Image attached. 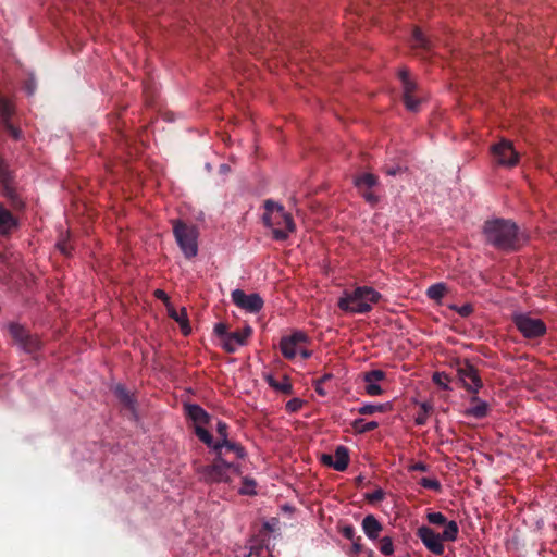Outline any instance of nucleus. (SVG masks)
<instances>
[{"mask_svg":"<svg viewBox=\"0 0 557 557\" xmlns=\"http://www.w3.org/2000/svg\"><path fill=\"white\" fill-rule=\"evenodd\" d=\"M426 520L434 525H444L443 532L440 534L428 525H421L417 529L416 534L428 550L441 556L445 550L443 542H455L458 537L459 527L454 520L447 521V518L438 511L428 512Z\"/></svg>","mask_w":557,"mask_h":557,"instance_id":"nucleus-1","label":"nucleus"},{"mask_svg":"<svg viewBox=\"0 0 557 557\" xmlns=\"http://www.w3.org/2000/svg\"><path fill=\"white\" fill-rule=\"evenodd\" d=\"M382 295L370 286H358L354 290H345L338 299L337 306L350 314H364L372 310L380 301Z\"/></svg>","mask_w":557,"mask_h":557,"instance_id":"nucleus-2","label":"nucleus"},{"mask_svg":"<svg viewBox=\"0 0 557 557\" xmlns=\"http://www.w3.org/2000/svg\"><path fill=\"white\" fill-rule=\"evenodd\" d=\"M484 234L490 244L503 250H515L520 243L517 225L507 220L486 222Z\"/></svg>","mask_w":557,"mask_h":557,"instance_id":"nucleus-3","label":"nucleus"},{"mask_svg":"<svg viewBox=\"0 0 557 557\" xmlns=\"http://www.w3.org/2000/svg\"><path fill=\"white\" fill-rule=\"evenodd\" d=\"M264 209L263 222L271 228L273 238L276 240L286 239L295 231L292 215L285 211L283 206L272 200L264 202Z\"/></svg>","mask_w":557,"mask_h":557,"instance_id":"nucleus-4","label":"nucleus"},{"mask_svg":"<svg viewBox=\"0 0 557 557\" xmlns=\"http://www.w3.org/2000/svg\"><path fill=\"white\" fill-rule=\"evenodd\" d=\"M173 234L182 253L185 258L191 259L198 255V228L181 220H174Z\"/></svg>","mask_w":557,"mask_h":557,"instance_id":"nucleus-5","label":"nucleus"},{"mask_svg":"<svg viewBox=\"0 0 557 557\" xmlns=\"http://www.w3.org/2000/svg\"><path fill=\"white\" fill-rule=\"evenodd\" d=\"M239 468L235 463L218 458L212 465L201 468V475L207 482H228L237 475Z\"/></svg>","mask_w":557,"mask_h":557,"instance_id":"nucleus-6","label":"nucleus"},{"mask_svg":"<svg viewBox=\"0 0 557 557\" xmlns=\"http://www.w3.org/2000/svg\"><path fill=\"white\" fill-rule=\"evenodd\" d=\"M512 320L519 332L527 338H536L546 333L545 323L530 313H517Z\"/></svg>","mask_w":557,"mask_h":557,"instance_id":"nucleus-7","label":"nucleus"},{"mask_svg":"<svg viewBox=\"0 0 557 557\" xmlns=\"http://www.w3.org/2000/svg\"><path fill=\"white\" fill-rule=\"evenodd\" d=\"M309 343V336L304 331H294L287 336H283L280 341V350L287 360H293L298 355L301 345Z\"/></svg>","mask_w":557,"mask_h":557,"instance_id":"nucleus-8","label":"nucleus"},{"mask_svg":"<svg viewBox=\"0 0 557 557\" xmlns=\"http://www.w3.org/2000/svg\"><path fill=\"white\" fill-rule=\"evenodd\" d=\"M232 301L240 309L249 313H258L263 308V299L259 294H246L242 289L232 292Z\"/></svg>","mask_w":557,"mask_h":557,"instance_id":"nucleus-9","label":"nucleus"},{"mask_svg":"<svg viewBox=\"0 0 557 557\" xmlns=\"http://www.w3.org/2000/svg\"><path fill=\"white\" fill-rule=\"evenodd\" d=\"M492 153L499 165L515 166L519 161V153L509 140H502L492 147Z\"/></svg>","mask_w":557,"mask_h":557,"instance_id":"nucleus-10","label":"nucleus"},{"mask_svg":"<svg viewBox=\"0 0 557 557\" xmlns=\"http://www.w3.org/2000/svg\"><path fill=\"white\" fill-rule=\"evenodd\" d=\"M458 376L467 391L478 394L482 388V381L478 370L469 362H466L458 368Z\"/></svg>","mask_w":557,"mask_h":557,"instance_id":"nucleus-11","label":"nucleus"},{"mask_svg":"<svg viewBox=\"0 0 557 557\" xmlns=\"http://www.w3.org/2000/svg\"><path fill=\"white\" fill-rule=\"evenodd\" d=\"M251 334L252 329L249 325H246L242 330L230 332V334L226 335V338L223 339L222 347L227 352H235L239 347L247 344V341Z\"/></svg>","mask_w":557,"mask_h":557,"instance_id":"nucleus-12","label":"nucleus"},{"mask_svg":"<svg viewBox=\"0 0 557 557\" xmlns=\"http://www.w3.org/2000/svg\"><path fill=\"white\" fill-rule=\"evenodd\" d=\"M386 374L380 369L371 370L363 373V382L366 383L364 391L369 396H380L383 394V388L380 382L384 381Z\"/></svg>","mask_w":557,"mask_h":557,"instance_id":"nucleus-13","label":"nucleus"},{"mask_svg":"<svg viewBox=\"0 0 557 557\" xmlns=\"http://www.w3.org/2000/svg\"><path fill=\"white\" fill-rule=\"evenodd\" d=\"M322 462L337 471L346 470L349 463V453L347 447L338 446L336 447L334 455H322Z\"/></svg>","mask_w":557,"mask_h":557,"instance_id":"nucleus-14","label":"nucleus"},{"mask_svg":"<svg viewBox=\"0 0 557 557\" xmlns=\"http://www.w3.org/2000/svg\"><path fill=\"white\" fill-rule=\"evenodd\" d=\"M18 227V220L2 203H0V235L9 236Z\"/></svg>","mask_w":557,"mask_h":557,"instance_id":"nucleus-15","label":"nucleus"},{"mask_svg":"<svg viewBox=\"0 0 557 557\" xmlns=\"http://www.w3.org/2000/svg\"><path fill=\"white\" fill-rule=\"evenodd\" d=\"M2 196L8 200L10 208L15 212H21L25 209L26 203L17 190L11 185V183H7L2 187Z\"/></svg>","mask_w":557,"mask_h":557,"instance_id":"nucleus-16","label":"nucleus"},{"mask_svg":"<svg viewBox=\"0 0 557 557\" xmlns=\"http://www.w3.org/2000/svg\"><path fill=\"white\" fill-rule=\"evenodd\" d=\"M361 528L366 536L371 541L377 540L383 530L382 523L373 515H367L363 518Z\"/></svg>","mask_w":557,"mask_h":557,"instance_id":"nucleus-17","label":"nucleus"},{"mask_svg":"<svg viewBox=\"0 0 557 557\" xmlns=\"http://www.w3.org/2000/svg\"><path fill=\"white\" fill-rule=\"evenodd\" d=\"M472 406L465 410V416L482 419L487 416L488 404L476 396L471 397Z\"/></svg>","mask_w":557,"mask_h":557,"instance_id":"nucleus-18","label":"nucleus"},{"mask_svg":"<svg viewBox=\"0 0 557 557\" xmlns=\"http://www.w3.org/2000/svg\"><path fill=\"white\" fill-rule=\"evenodd\" d=\"M185 412L186 416L196 423V425H202L209 422V414L199 405H185Z\"/></svg>","mask_w":557,"mask_h":557,"instance_id":"nucleus-19","label":"nucleus"},{"mask_svg":"<svg viewBox=\"0 0 557 557\" xmlns=\"http://www.w3.org/2000/svg\"><path fill=\"white\" fill-rule=\"evenodd\" d=\"M213 449L219 453V455H222V449H226V451H233L237 458L242 459L246 456L245 449L243 446H240L237 443L231 442V441H218L213 445Z\"/></svg>","mask_w":557,"mask_h":557,"instance_id":"nucleus-20","label":"nucleus"},{"mask_svg":"<svg viewBox=\"0 0 557 557\" xmlns=\"http://www.w3.org/2000/svg\"><path fill=\"white\" fill-rule=\"evenodd\" d=\"M377 184V177L371 173H364L355 178V185L358 190L372 189Z\"/></svg>","mask_w":557,"mask_h":557,"instance_id":"nucleus-21","label":"nucleus"},{"mask_svg":"<svg viewBox=\"0 0 557 557\" xmlns=\"http://www.w3.org/2000/svg\"><path fill=\"white\" fill-rule=\"evenodd\" d=\"M267 382L275 391H278L283 394H292L293 392V386L287 376H284L282 381L277 382L273 376L269 375L267 377Z\"/></svg>","mask_w":557,"mask_h":557,"instance_id":"nucleus-22","label":"nucleus"},{"mask_svg":"<svg viewBox=\"0 0 557 557\" xmlns=\"http://www.w3.org/2000/svg\"><path fill=\"white\" fill-rule=\"evenodd\" d=\"M399 78L403 83V91L404 96H411L417 89V85L409 77L407 70H401L399 72Z\"/></svg>","mask_w":557,"mask_h":557,"instance_id":"nucleus-23","label":"nucleus"},{"mask_svg":"<svg viewBox=\"0 0 557 557\" xmlns=\"http://www.w3.org/2000/svg\"><path fill=\"white\" fill-rule=\"evenodd\" d=\"M351 426L357 433H367L376 429L379 426V423L375 421L367 422L364 419L359 418L354 420Z\"/></svg>","mask_w":557,"mask_h":557,"instance_id":"nucleus-24","label":"nucleus"},{"mask_svg":"<svg viewBox=\"0 0 557 557\" xmlns=\"http://www.w3.org/2000/svg\"><path fill=\"white\" fill-rule=\"evenodd\" d=\"M114 394L125 406L129 408L134 407V398L123 385L117 384L114 387Z\"/></svg>","mask_w":557,"mask_h":557,"instance_id":"nucleus-25","label":"nucleus"},{"mask_svg":"<svg viewBox=\"0 0 557 557\" xmlns=\"http://www.w3.org/2000/svg\"><path fill=\"white\" fill-rule=\"evenodd\" d=\"M20 347L26 352H34L40 348V341L38 337L27 335V337L20 344Z\"/></svg>","mask_w":557,"mask_h":557,"instance_id":"nucleus-26","label":"nucleus"},{"mask_svg":"<svg viewBox=\"0 0 557 557\" xmlns=\"http://www.w3.org/2000/svg\"><path fill=\"white\" fill-rule=\"evenodd\" d=\"M445 292H446L445 285L443 283H436V284L431 285L428 288L426 295L430 299L441 300L444 297Z\"/></svg>","mask_w":557,"mask_h":557,"instance_id":"nucleus-27","label":"nucleus"},{"mask_svg":"<svg viewBox=\"0 0 557 557\" xmlns=\"http://www.w3.org/2000/svg\"><path fill=\"white\" fill-rule=\"evenodd\" d=\"M11 336L20 345L28 335L27 331L20 324L12 323L9 325Z\"/></svg>","mask_w":557,"mask_h":557,"instance_id":"nucleus-28","label":"nucleus"},{"mask_svg":"<svg viewBox=\"0 0 557 557\" xmlns=\"http://www.w3.org/2000/svg\"><path fill=\"white\" fill-rule=\"evenodd\" d=\"M432 406L428 403H422L420 405V411L414 417V423L417 425H424L428 422L429 412L431 411Z\"/></svg>","mask_w":557,"mask_h":557,"instance_id":"nucleus-29","label":"nucleus"},{"mask_svg":"<svg viewBox=\"0 0 557 557\" xmlns=\"http://www.w3.org/2000/svg\"><path fill=\"white\" fill-rule=\"evenodd\" d=\"M379 550L384 556H392L394 554L395 547L391 536H384L380 540Z\"/></svg>","mask_w":557,"mask_h":557,"instance_id":"nucleus-30","label":"nucleus"},{"mask_svg":"<svg viewBox=\"0 0 557 557\" xmlns=\"http://www.w3.org/2000/svg\"><path fill=\"white\" fill-rule=\"evenodd\" d=\"M195 433L201 442H203L209 447L213 448V445L215 443H213L212 435L210 434V432L207 429H205L202 425H196Z\"/></svg>","mask_w":557,"mask_h":557,"instance_id":"nucleus-31","label":"nucleus"},{"mask_svg":"<svg viewBox=\"0 0 557 557\" xmlns=\"http://www.w3.org/2000/svg\"><path fill=\"white\" fill-rule=\"evenodd\" d=\"M385 410V405L382 404H364L358 408V413L360 414H373L376 412H383Z\"/></svg>","mask_w":557,"mask_h":557,"instance_id":"nucleus-32","label":"nucleus"},{"mask_svg":"<svg viewBox=\"0 0 557 557\" xmlns=\"http://www.w3.org/2000/svg\"><path fill=\"white\" fill-rule=\"evenodd\" d=\"M419 484L424 488L432 490L435 492H441L442 490L441 482L435 478H422L419 481Z\"/></svg>","mask_w":557,"mask_h":557,"instance_id":"nucleus-33","label":"nucleus"},{"mask_svg":"<svg viewBox=\"0 0 557 557\" xmlns=\"http://www.w3.org/2000/svg\"><path fill=\"white\" fill-rule=\"evenodd\" d=\"M0 114L2 115L4 122H8L12 114V104L9 100L0 97Z\"/></svg>","mask_w":557,"mask_h":557,"instance_id":"nucleus-34","label":"nucleus"},{"mask_svg":"<svg viewBox=\"0 0 557 557\" xmlns=\"http://www.w3.org/2000/svg\"><path fill=\"white\" fill-rule=\"evenodd\" d=\"M248 557H272L268 547L262 545L252 546Z\"/></svg>","mask_w":557,"mask_h":557,"instance_id":"nucleus-35","label":"nucleus"},{"mask_svg":"<svg viewBox=\"0 0 557 557\" xmlns=\"http://www.w3.org/2000/svg\"><path fill=\"white\" fill-rule=\"evenodd\" d=\"M255 487L256 482L251 479L245 478L243 481V486L239 490V493L243 495H253L256 494Z\"/></svg>","mask_w":557,"mask_h":557,"instance_id":"nucleus-36","label":"nucleus"},{"mask_svg":"<svg viewBox=\"0 0 557 557\" xmlns=\"http://www.w3.org/2000/svg\"><path fill=\"white\" fill-rule=\"evenodd\" d=\"M412 39L414 47L428 48V40L420 29L413 30Z\"/></svg>","mask_w":557,"mask_h":557,"instance_id":"nucleus-37","label":"nucleus"},{"mask_svg":"<svg viewBox=\"0 0 557 557\" xmlns=\"http://www.w3.org/2000/svg\"><path fill=\"white\" fill-rule=\"evenodd\" d=\"M404 103L406 108L411 112H417L419 110L420 100L416 98L413 95L404 96Z\"/></svg>","mask_w":557,"mask_h":557,"instance_id":"nucleus-38","label":"nucleus"},{"mask_svg":"<svg viewBox=\"0 0 557 557\" xmlns=\"http://www.w3.org/2000/svg\"><path fill=\"white\" fill-rule=\"evenodd\" d=\"M360 196L370 205L374 206L379 201V197L371 189H360L358 190Z\"/></svg>","mask_w":557,"mask_h":557,"instance_id":"nucleus-39","label":"nucleus"},{"mask_svg":"<svg viewBox=\"0 0 557 557\" xmlns=\"http://www.w3.org/2000/svg\"><path fill=\"white\" fill-rule=\"evenodd\" d=\"M451 309L455 310L456 312H458V314L462 318H467L473 312V307L470 304H465L461 306H453Z\"/></svg>","mask_w":557,"mask_h":557,"instance_id":"nucleus-40","label":"nucleus"},{"mask_svg":"<svg viewBox=\"0 0 557 557\" xmlns=\"http://www.w3.org/2000/svg\"><path fill=\"white\" fill-rule=\"evenodd\" d=\"M10 181L11 175L8 165L3 160L0 159V182L2 183V185H4L7 183H10Z\"/></svg>","mask_w":557,"mask_h":557,"instance_id":"nucleus-41","label":"nucleus"},{"mask_svg":"<svg viewBox=\"0 0 557 557\" xmlns=\"http://www.w3.org/2000/svg\"><path fill=\"white\" fill-rule=\"evenodd\" d=\"M341 533L344 537H346L347 540H349L351 542L357 539L356 530H355L354 525H351V524L344 525L341 529Z\"/></svg>","mask_w":557,"mask_h":557,"instance_id":"nucleus-42","label":"nucleus"},{"mask_svg":"<svg viewBox=\"0 0 557 557\" xmlns=\"http://www.w3.org/2000/svg\"><path fill=\"white\" fill-rule=\"evenodd\" d=\"M302 404L304 403H302L301 399H299V398H292L290 400H288L286 403L285 408H286V410L288 412H296V411H298L302 407Z\"/></svg>","mask_w":557,"mask_h":557,"instance_id":"nucleus-43","label":"nucleus"},{"mask_svg":"<svg viewBox=\"0 0 557 557\" xmlns=\"http://www.w3.org/2000/svg\"><path fill=\"white\" fill-rule=\"evenodd\" d=\"M351 543H352V545H351L349 555L351 557H355L356 555L360 554L363 549V546L361 544V537L357 536V539L354 540Z\"/></svg>","mask_w":557,"mask_h":557,"instance_id":"nucleus-44","label":"nucleus"},{"mask_svg":"<svg viewBox=\"0 0 557 557\" xmlns=\"http://www.w3.org/2000/svg\"><path fill=\"white\" fill-rule=\"evenodd\" d=\"M314 389L320 396L324 397L332 391V387H330L329 385H324L317 380L314 382Z\"/></svg>","mask_w":557,"mask_h":557,"instance_id":"nucleus-45","label":"nucleus"},{"mask_svg":"<svg viewBox=\"0 0 557 557\" xmlns=\"http://www.w3.org/2000/svg\"><path fill=\"white\" fill-rule=\"evenodd\" d=\"M385 496V493L383 492L382 488H376L374 490L372 493L368 494L367 495V499L371 503L373 502H380L384 498Z\"/></svg>","mask_w":557,"mask_h":557,"instance_id":"nucleus-46","label":"nucleus"},{"mask_svg":"<svg viewBox=\"0 0 557 557\" xmlns=\"http://www.w3.org/2000/svg\"><path fill=\"white\" fill-rule=\"evenodd\" d=\"M214 333L221 337L222 339L226 338V335L230 334L227 332V326L224 323H218L214 325Z\"/></svg>","mask_w":557,"mask_h":557,"instance_id":"nucleus-47","label":"nucleus"},{"mask_svg":"<svg viewBox=\"0 0 557 557\" xmlns=\"http://www.w3.org/2000/svg\"><path fill=\"white\" fill-rule=\"evenodd\" d=\"M216 431L221 437V441H227V424L225 422L219 421Z\"/></svg>","mask_w":557,"mask_h":557,"instance_id":"nucleus-48","label":"nucleus"},{"mask_svg":"<svg viewBox=\"0 0 557 557\" xmlns=\"http://www.w3.org/2000/svg\"><path fill=\"white\" fill-rule=\"evenodd\" d=\"M5 126L10 133V135L14 138V139H20L21 138V131L17 129L16 127H14L12 124H10L9 122H5Z\"/></svg>","mask_w":557,"mask_h":557,"instance_id":"nucleus-49","label":"nucleus"},{"mask_svg":"<svg viewBox=\"0 0 557 557\" xmlns=\"http://www.w3.org/2000/svg\"><path fill=\"white\" fill-rule=\"evenodd\" d=\"M410 471H420L425 472L428 471V466L424 462H416L409 467Z\"/></svg>","mask_w":557,"mask_h":557,"instance_id":"nucleus-50","label":"nucleus"},{"mask_svg":"<svg viewBox=\"0 0 557 557\" xmlns=\"http://www.w3.org/2000/svg\"><path fill=\"white\" fill-rule=\"evenodd\" d=\"M58 249L63 253L69 256L71 253V248L69 247L67 243L65 242H59L57 244Z\"/></svg>","mask_w":557,"mask_h":557,"instance_id":"nucleus-51","label":"nucleus"},{"mask_svg":"<svg viewBox=\"0 0 557 557\" xmlns=\"http://www.w3.org/2000/svg\"><path fill=\"white\" fill-rule=\"evenodd\" d=\"M305 346H306V345H301V346H300L299 351H298V355H299L302 359H309V358L312 356V351H311V350H308Z\"/></svg>","mask_w":557,"mask_h":557,"instance_id":"nucleus-52","label":"nucleus"},{"mask_svg":"<svg viewBox=\"0 0 557 557\" xmlns=\"http://www.w3.org/2000/svg\"><path fill=\"white\" fill-rule=\"evenodd\" d=\"M442 379H446V376L442 375L441 373H434L433 375V381L438 384L440 386H442L443 388H447V385L445 382H443Z\"/></svg>","mask_w":557,"mask_h":557,"instance_id":"nucleus-53","label":"nucleus"},{"mask_svg":"<svg viewBox=\"0 0 557 557\" xmlns=\"http://www.w3.org/2000/svg\"><path fill=\"white\" fill-rule=\"evenodd\" d=\"M334 379L333 374L331 373H325L323 376H321L320 379H318L319 382H321L322 384L324 385H327L330 382H332Z\"/></svg>","mask_w":557,"mask_h":557,"instance_id":"nucleus-54","label":"nucleus"},{"mask_svg":"<svg viewBox=\"0 0 557 557\" xmlns=\"http://www.w3.org/2000/svg\"><path fill=\"white\" fill-rule=\"evenodd\" d=\"M154 295H156V297H157L158 299H161V300H165V299H168L166 293H165L164 290H162V289H157V290L154 292Z\"/></svg>","mask_w":557,"mask_h":557,"instance_id":"nucleus-55","label":"nucleus"},{"mask_svg":"<svg viewBox=\"0 0 557 557\" xmlns=\"http://www.w3.org/2000/svg\"><path fill=\"white\" fill-rule=\"evenodd\" d=\"M387 174H389V175H395V174H396V170H392V169H391V170H387Z\"/></svg>","mask_w":557,"mask_h":557,"instance_id":"nucleus-56","label":"nucleus"},{"mask_svg":"<svg viewBox=\"0 0 557 557\" xmlns=\"http://www.w3.org/2000/svg\"><path fill=\"white\" fill-rule=\"evenodd\" d=\"M176 321H181L177 315H173Z\"/></svg>","mask_w":557,"mask_h":557,"instance_id":"nucleus-57","label":"nucleus"}]
</instances>
